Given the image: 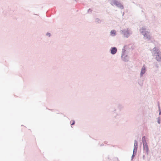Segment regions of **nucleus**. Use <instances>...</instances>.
<instances>
[{
    "mask_svg": "<svg viewBox=\"0 0 161 161\" xmlns=\"http://www.w3.org/2000/svg\"><path fill=\"white\" fill-rule=\"evenodd\" d=\"M116 31L114 30H112L110 32V35L112 36H114L116 35Z\"/></svg>",
    "mask_w": 161,
    "mask_h": 161,
    "instance_id": "nucleus-11",
    "label": "nucleus"
},
{
    "mask_svg": "<svg viewBox=\"0 0 161 161\" xmlns=\"http://www.w3.org/2000/svg\"><path fill=\"white\" fill-rule=\"evenodd\" d=\"M72 121V123H71V121H70V123L71 124V125H72L75 124V121L74 120H73Z\"/></svg>",
    "mask_w": 161,
    "mask_h": 161,
    "instance_id": "nucleus-15",
    "label": "nucleus"
},
{
    "mask_svg": "<svg viewBox=\"0 0 161 161\" xmlns=\"http://www.w3.org/2000/svg\"><path fill=\"white\" fill-rule=\"evenodd\" d=\"M145 157V155H143L142 158H143V159H144Z\"/></svg>",
    "mask_w": 161,
    "mask_h": 161,
    "instance_id": "nucleus-21",
    "label": "nucleus"
},
{
    "mask_svg": "<svg viewBox=\"0 0 161 161\" xmlns=\"http://www.w3.org/2000/svg\"><path fill=\"white\" fill-rule=\"evenodd\" d=\"M46 35L47 36H48L49 37H50L51 36V34L49 32H47L46 34Z\"/></svg>",
    "mask_w": 161,
    "mask_h": 161,
    "instance_id": "nucleus-17",
    "label": "nucleus"
},
{
    "mask_svg": "<svg viewBox=\"0 0 161 161\" xmlns=\"http://www.w3.org/2000/svg\"><path fill=\"white\" fill-rule=\"evenodd\" d=\"M139 31L141 34L144 36V38L147 41H149L151 40V36L150 35L149 32L145 27L141 28Z\"/></svg>",
    "mask_w": 161,
    "mask_h": 161,
    "instance_id": "nucleus-1",
    "label": "nucleus"
},
{
    "mask_svg": "<svg viewBox=\"0 0 161 161\" xmlns=\"http://www.w3.org/2000/svg\"><path fill=\"white\" fill-rule=\"evenodd\" d=\"M146 71V68L144 66H143L142 68L141 73L140 74V77L143 76V75L145 73Z\"/></svg>",
    "mask_w": 161,
    "mask_h": 161,
    "instance_id": "nucleus-9",
    "label": "nucleus"
},
{
    "mask_svg": "<svg viewBox=\"0 0 161 161\" xmlns=\"http://www.w3.org/2000/svg\"><path fill=\"white\" fill-rule=\"evenodd\" d=\"M110 4L112 6H115L117 8L121 9L124 8V7L122 3L120 1L118 0H109Z\"/></svg>",
    "mask_w": 161,
    "mask_h": 161,
    "instance_id": "nucleus-2",
    "label": "nucleus"
},
{
    "mask_svg": "<svg viewBox=\"0 0 161 161\" xmlns=\"http://www.w3.org/2000/svg\"><path fill=\"white\" fill-rule=\"evenodd\" d=\"M120 33L125 37L128 38L132 34L131 32L128 28L124 29L120 31Z\"/></svg>",
    "mask_w": 161,
    "mask_h": 161,
    "instance_id": "nucleus-3",
    "label": "nucleus"
},
{
    "mask_svg": "<svg viewBox=\"0 0 161 161\" xmlns=\"http://www.w3.org/2000/svg\"><path fill=\"white\" fill-rule=\"evenodd\" d=\"M124 12H123V16L124 15Z\"/></svg>",
    "mask_w": 161,
    "mask_h": 161,
    "instance_id": "nucleus-22",
    "label": "nucleus"
},
{
    "mask_svg": "<svg viewBox=\"0 0 161 161\" xmlns=\"http://www.w3.org/2000/svg\"><path fill=\"white\" fill-rule=\"evenodd\" d=\"M92 11V10L91 9V8H89L88 9V11H87V12L88 13H91Z\"/></svg>",
    "mask_w": 161,
    "mask_h": 161,
    "instance_id": "nucleus-18",
    "label": "nucleus"
},
{
    "mask_svg": "<svg viewBox=\"0 0 161 161\" xmlns=\"http://www.w3.org/2000/svg\"><path fill=\"white\" fill-rule=\"evenodd\" d=\"M117 51V48L115 47H112L110 49V53L112 55L115 54Z\"/></svg>",
    "mask_w": 161,
    "mask_h": 161,
    "instance_id": "nucleus-7",
    "label": "nucleus"
},
{
    "mask_svg": "<svg viewBox=\"0 0 161 161\" xmlns=\"http://www.w3.org/2000/svg\"><path fill=\"white\" fill-rule=\"evenodd\" d=\"M125 47L122 49L121 54V59L122 60L125 62H127L129 60V58L128 54L126 53L125 50Z\"/></svg>",
    "mask_w": 161,
    "mask_h": 161,
    "instance_id": "nucleus-4",
    "label": "nucleus"
},
{
    "mask_svg": "<svg viewBox=\"0 0 161 161\" xmlns=\"http://www.w3.org/2000/svg\"><path fill=\"white\" fill-rule=\"evenodd\" d=\"M153 50L155 51L154 53L155 56H156L155 59L158 62L161 61V54H160L157 50H156L157 48L154 47L153 49Z\"/></svg>",
    "mask_w": 161,
    "mask_h": 161,
    "instance_id": "nucleus-6",
    "label": "nucleus"
},
{
    "mask_svg": "<svg viewBox=\"0 0 161 161\" xmlns=\"http://www.w3.org/2000/svg\"><path fill=\"white\" fill-rule=\"evenodd\" d=\"M114 161H119L118 158L117 157L114 158L113 159Z\"/></svg>",
    "mask_w": 161,
    "mask_h": 161,
    "instance_id": "nucleus-16",
    "label": "nucleus"
},
{
    "mask_svg": "<svg viewBox=\"0 0 161 161\" xmlns=\"http://www.w3.org/2000/svg\"><path fill=\"white\" fill-rule=\"evenodd\" d=\"M142 142L143 145L147 144V142H146V137L145 136H143L142 137Z\"/></svg>",
    "mask_w": 161,
    "mask_h": 161,
    "instance_id": "nucleus-12",
    "label": "nucleus"
},
{
    "mask_svg": "<svg viewBox=\"0 0 161 161\" xmlns=\"http://www.w3.org/2000/svg\"><path fill=\"white\" fill-rule=\"evenodd\" d=\"M116 110V108H114L113 111H111L112 113L113 114V116L114 118H116L117 116L119 115V114H118L115 113Z\"/></svg>",
    "mask_w": 161,
    "mask_h": 161,
    "instance_id": "nucleus-10",
    "label": "nucleus"
},
{
    "mask_svg": "<svg viewBox=\"0 0 161 161\" xmlns=\"http://www.w3.org/2000/svg\"><path fill=\"white\" fill-rule=\"evenodd\" d=\"M134 142L133 153L131 156V160L134 158L136 155L138 147V142L136 140H134Z\"/></svg>",
    "mask_w": 161,
    "mask_h": 161,
    "instance_id": "nucleus-5",
    "label": "nucleus"
},
{
    "mask_svg": "<svg viewBox=\"0 0 161 161\" xmlns=\"http://www.w3.org/2000/svg\"><path fill=\"white\" fill-rule=\"evenodd\" d=\"M95 22L97 23L100 24L101 22V20L99 18H96L95 19Z\"/></svg>",
    "mask_w": 161,
    "mask_h": 161,
    "instance_id": "nucleus-13",
    "label": "nucleus"
},
{
    "mask_svg": "<svg viewBox=\"0 0 161 161\" xmlns=\"http://www.w3.org/2000/svg\"><path fill=\"white\" fill-rule=\"evenodd\" d=\"M75 1H76V0H75Z\"/></svg>",
    "mask_w": 161,
    "mask_h": 161,
    "instance_id": "nucleus-23",
    "label": "nucleus"
},
{
    "mask_svg": "<svg viewBox=\"0 0 161 161\" xmlns=\"http://www.w3.org/2000/svg\"><path fill=\"white\" fill-rule=\"evenodd\" d=\"M143 150L146 153L147 155L148 154L149 152V149L147 144L143 145Z\"/></svg>",
    "mask_w": 161,
    "mask_h": 161,
    "instance_id": "nucleus-8",
    "label": "nucleus"
},
{
    "mask_svg": "<svg viewBox=\"0 0 161 161\" xmlns=\"http://www.w3.org/2000/svg\"><path fill=\"white\" fill-rule=\"evenodd\" d=\"M157 122L158 124H160V118L159 117H158L157 118Z\"/></svg>",
    "mask_w": 161,
    "mask_h": 161,
    "instance_id": "nucleus-14",
    "label": "nucleus"
},
{
    "mask_svg": "<svg viewBox=\"0 0 161 161\" xmlns=\"http://www.w3.org/2000/svg\"><path fill=\"white\" fill-rule=\"evenodd\" d=\"M155 66L157 68H158V67H159L158 65V64H156V63L155 64Z\"/></svg>",
    "mask_w": 161,
    "mask_h": 161,
    "instance_id": "nucleus-20",
    "label": "nucleus"
},
{
    "mask_svg": "<svg viewBox=\"0 0 161 161\" xmlns=\"http://www.w3.org/2000/svg\"><path fill=\"white\" fill-rule=\"evenodd\" d=\"M159 108V114L160 115L161 114V111L160 109V107L158 106Z\"/></svg>",
    "mask_w": 161,
    "mask_h": 161,
    "instance_id": "nucleus-19",
    "label": "nucleus"
}]
</instances>
